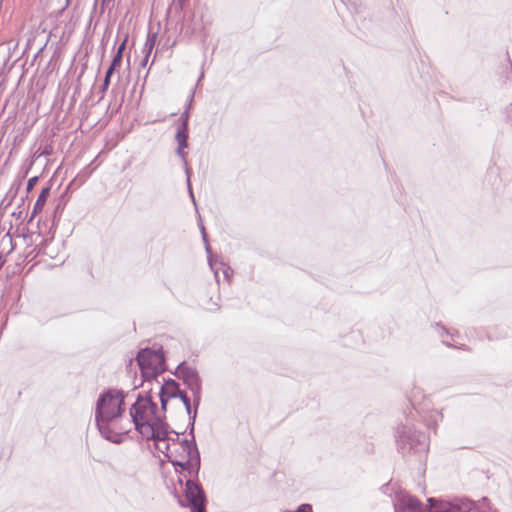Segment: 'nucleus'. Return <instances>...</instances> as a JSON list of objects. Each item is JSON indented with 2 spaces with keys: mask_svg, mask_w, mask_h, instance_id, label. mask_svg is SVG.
<instances>
[{
  "mask_svg": "<svg viewBox=\"0 0 512 512\" xmlns=\"http://www.w3.org/2000/svg\"><path fill=\"white\" fill-rule=\"evenodd\" d=\"M38 181V177H32L27 182V192H30Z\"/></svg>",
  "mask_w": 512,
  "mask_h": 512,
  "instance_id": "12",
  "label": "nucleus"
},
{
  "mask_svg": "<svg viewBox=\"0 0 512 512\" xmlns=\"http://www.w3.org/2000/svg\"><path fill=\"white\" fill-rule=\"evenodd\" d=\"M124 395L118 390H108L100 395L97 404L95 418L98 428H102L105 433H109V429L105 421L114 417H120L123 412Z\"/></svg>",
  "mask_w": 512,
  "mask_h": 512,
  "instance_id": "3",
  "label": "nucleus"
},
{
  "mask_svg": "<svg viewBox=\"0 0 512 512\" xmlns=\"http://www.w3.org/2000/svg\"><path fill=\"white\" fill-rule=\"evenodd\" d=\"M185 496L192 512H205V499L202 489L192 481L186 482Z\"/></svg>",
  "mask_w": 512,
  "mask_h": 512,
  "instance_id": "7",
  "label": "nucleus"
},
{
  "mask_svg": "<svg viewBox=\"0 0 512 512\" xmlns=\"http://www.w3.org/2000/svg\"><path fill=\"white\" fill-rule=\"evenodd\" d=\"M149 449L153 450L157 457L163 456L173 465L186 470L193 468L197 461L196 448L189 441L179 440L178 435L170 430L168 435L162 437L154 445L149 444Z\"/></svg>",
  "mask_w": 512,
  "mask_h": 512,
  "instance_id": "2",
  "label": "nucleus"
},
{
  "mask_svg": "<svg viewBox=\"0 0 512 512\" xmlns=\"http://www.w3.org/2000/svg\"><path fill=\"white\" fill-rule=\"evenodd\" d=\"M50 195V187L43 188L40 195L38 196V199L36 200L33 210H32V216H36L40 214L46 204V201Z\"/></svg>",
  "mask_w": 512,
  "mask_h": 512,
  "instance_id": "9",
  "label": "nucleus"
},
{
  "mask_svg": "<svg viewBox=\"0 0 512 512\" xmlns=\"http://www.w3.org/2000/svg\"><path fill=\"white\" fill-rule=\"evenodd\" d=\"M109 429V433H105L102 428H98L101 435L107 440L113 443H121L126 438L127 434L131 430V422L128 419L120 417H114L111 420L105 421Z\"/></svg>",
  "mask_w": 512,
  "mask_h": 512,
  "instance_id": "6",
  "label": "nucleus"
},
{
  "mask_svg": "<svg viewBox=\"0 0 512 512\" xmlns=\"http://www.w3.org/2000/svg\"><path fill=\"white\" fill-rule=\"evenodd\" d=\"M184 118L182 126L178 129L176 134V140L179 144V151L181 152L184 148L187 147V138H188V129H187V113H184L182 116Z\"/></svg>",
  "mask_w": 512,
  "mask_h": 512,
  "instance_id": "8",
  "label": "nucleus"
},
{
  "mask_svg": "<svg viewBox=\"0 0 512 512\" xmlns=\"http://www.w3.org/2000/svg\"><path fill=\"white\" fill-rule=\"evenodd\" d=\"M163 408L159 409L150 396L139 397L130 409L136 430L146 439L148 445H154L168 435Z\"/></svg>",
  "mask_w": 512,
  "mask_h": 512,
  "instance_id": "1",
  "label": "nucleus"
},
{
  "mask_svg": "<svg viewBox=\"0 0 512 512\" xmlns=\"http://www.w3.org/2000/svg\"><path fill=\"white\" fill-rule=\"evenodd\" d=\"M137 362L145 378H152L165 370L161 350L143 349L138 353Z\"/></svg>",
  "mask_w": 512,
  "mask_h": 512,
  "instance_id": "4",
  "label": "nucleus"
},
{
  "mask_svg": "<svg viewBox=\"0 0 512 512\" xmlns=\"http://www.w3.org/2000/svg\"><path fill=\"white\" fill-rule=\"evenodd\" d=\"M127 40H128V37L126 36L125 39L122 41V43L118 46L116 53H120L123 55V52L126 48Z\"/></svg>",
  "mask_w": 512,
  "mask_h": 512,
  "instance_id": "13",
  "label": "nucleus"
},
{
  "mask_svg": "<svg viewBox=\"0 0 512 512\" xmlns=\"http://www.w3.org/2000/svg\"><path fill=\"white\" fill-rule=\"evenodd\" d=\"M160 400L163 410H166L167 404L173 401L175 405H183L186 410L190 409L189 398L179 389L178 384L169 380L161 386Z\"/></svg>",
  "mask_w": 512,
  "mask_h": 512,
  "instance_id": "5",
  "label": "nucleus"
},
{
  "mask_svg": "<svg viewBox=\"0 0 512 512\" xmlns=\"http://www.w3.org/2000/svg\"><path fill=\"white\" fill-rule=\"evenodd\" d=\"M122 57H123L122 54L116 53L113 57V60H112V63L110 65L109 69H112L114 71L116 68L120 67L121 62H122Z\"/></svg>",
  "mask_w": 512,
  "mask_h": 512,
  "instance_id": "10",
  "label": "nucleus"
},
{
  "mask_svg": "<svg viewBox=\"0 0 512 512\" xmlns=\"http://www.w3.org/2000/svg\"><path fill=\"white\" fill-rule=\"evenodd\" d=\"M5 260L0 256V268L4 265Z\"/></svg>",
  "mask_w": 512,
  "mask_h": 512,
  "instance_id": "15",
  "label": "nucleus"
},
{
  "mask_svg": "<svg viewBox=\"0 0 512 512\" xmlns=\"http://www.w3.org/2000/svg\"><path fill=\"white\" fill-rule=\"evenodd\" d=\"M113 72H114V71H113L112 69H109V68H108V70H107V72H106V75H105L104 84H103L104 89H107V88H108V86H109V84H110V78H111V76H112Z\"/></svg>",
  "mask_w": 512,
  "mask_h": 512,
  "instance_id": "11",
  "label": "nucleus"
},
{
  "mask_svg": "<svg viewBox=\"0 0 512 512\" xmlns=\"http://www.w3.org/2000/svg\"><path fill=\"white\" fill-rule=\"evenodd\" d=\"M190 384L194 386L196 389L199 388L198 377L196 375L192 374L190 376Z\"/></svg>",
  "mask_w": 512,
  "mask_h": 512,
  "instance_id": "14",
  "label": "nucleus"
}]
</instances>
